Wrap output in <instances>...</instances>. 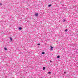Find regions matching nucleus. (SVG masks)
I'll use <instances>...</instances> for the list:
<instances>
[{"instance_id":"obj_1","label":"nucleus","mask_w":78,"mask_h":78,"mask_svg":"<svg viewBox=\"0 0 78 78\" xmlns=\"http://www.w3.org/2000/svg\"><path fill=\"white\" fill-rule=\"evenodd\" d=\"M50 47H51V49L52 50V49H53V47H52V46H50Z\"/></svg>"},{"instance_id":"obj_2","label":"nucleus","mask_w":78,"mask_h":78,"mask_svg":"<svg viewBox=\"0 0 78 78\" xmlns=\"http://www.w3.org/2000/svg\"><path fill=\"white\" fill-rule=\"evenodd\" d=\"M35 16H38V13H36L35 14Z\"/></svg>"},{"instance_id":"obj_3","label":"nucleus","mask_w":78,"mask_h":78,"mask_svg":"<svg viewBox=\"0 0 78 78\" xmlns=\"http://www.w3.org/2000/svg\"><path fill=\"white\" fill-rule=\"evenodd\" d=\"M22 29V27L19 28V30H21Z\"/></svg>"},{"instance_id":"obj_4","label":"nucleus","mask_w":78,"mask_h":78,"mask_svg":"<svg viewBox=\"0 0 78 78\" xmlns=\"http://www.w3.org/2000/svg\"><path fill=\"white\" fill-rule=\"evenodd\" d=\"M10 39L11 41H12V38L10 37Z\"/></svg>"},{"instance_id":"obj_5","label":"nucleus","mask_w":78,"mask_h":78,"mask_svg":"<svg viewBox=\"0 0 78 78\" xmlns=\"http://www.w3.org/2000/svg\"><path fill=\"white\" fill-rule=\"evenodd\" d=\"M43 70H45V67H44L43 68Z\"/></svg>"},{"instance_id":"obj_6","label":"nucleus","mask_w":78,"mask_h":78,"mask_svg":"<svg viewBox=\"0 0 78 78\" xmlns=\"http://www.w3.org/2000/svg\"><path fill=\"white\" fill-rule=\"evenodd\" d=\"M48 74H51V72H49L48 73Z\"/></svg>"},{"instance_id":"obj_7","label":"nucleus","mask_w":78,"mask_h":78,"mask_svg":"<svg viewBox=\"0 0 78 78\" xmlns=\"http://www.w3.org/2000/svg\"><path fill=\"white\" fill-rule=\"evenodd\" d=\"M4 49L5 50H7V48H4Z\"/></svg>"},{"instance_id":"obj_8","label":"nucleus","mask_w":78,"mask_h":78,"mask_svg":"<svg viewBox=\"0 0 78 78\" xmlns=\"http://www.w3.org/2000/svg\"><path fill=\"white\" fill-rule=\"evenodd\" d=\"M57 58H60V56H58Z\"/></svg>"},{"instance_id":"obj_9","label":"nucleus","mask_w":78,"mask_h":78,"mask_svg":"<svg viewBox=\"0 0 78 78\" xmlns=\"http://www.w3.org/2000/svg\"><path fill=\"white\" fill-rule=\"evenodd\" d=\"M51 6V5H48V7H50V6Z\"/></svg>"},{"instance_id":"obj_10","label":"nucleus","mask_w":78,"mask_h":78,"mask_svg":"<svg viewBox=\"0 0 78 78\" xmlns=\"http://www.w3.org/2000/svg\"><path fill=\"white\" fill-rule=\"evenodd\" d=\"M65 31L66 32H67V29H66L65 30Z\"/></svg>"},{"instance_id":"obj_11","label":"nucleus","mask_w":78,"mask_h":78,"mask_svg":"<svg viewBox=\"0 0 78 78\" xmlns=\"http://www.w3.org/2000/svg\"><path fill=\"white\" fill-rule=\"evenodd\" d=\"M42 54H45V52H42Z\"/></svg>"},{"instance_id":"obj_12","label":"nucleus","mask_w":78,"mask_h":78,"mask_svg":"<svg viewBox=\"0 0 78 78\" xmlns=\"http://www.w3.org/2000/svg\"><path fill=\"white\" fill-rule=\"evenodd\" d=\"M64 73H67V72H64Z\"/></svg>"},{"instance_id":"obj_13","label":"nucleus","mask_w":78,"mask_h":78,"mask_svg":"<svg viewBox=\"0 0 78 78\" xmlns=\"http://www.w3.org/2000/svg\"><path fill=\"white\" fill-rule=\"evenodd\" d=\"M65 21H66V20H64L63 22H65Z\"/></svg>"},{"instance_id":"obj_14","label":"nucleus","mask_w":78,"mask_h":78,"mask_svg":"<svg viewBox=\"0 0 78 78\" xmlns=\"http://www.w3.org/2000/svg\"><path fill=\"white\" fill-rule=\"evenodd\" d=\"M50 62H52L51 61V60H50Z\"/></svg>"},{"instance_id":"obj_15","label":"nucleus","mask_w":78,"mask_h":78,"mask_svg":"<svg viewBox=\"0 0 78 78\" xmlns=\"http://www.w3.org/2000/svg\"><path fill=\"white\" fill-rule=\"evenodd\" d=\"M2 5V3H0V5Z\"/></svg>"},{"instance_id":"obj_16","label":"nucleus","mask_w":78,"mask_h":78,"mask_svg":"<svg viewBox=\"0 0 78 78\" xmlns=\"http://www.w3.org/2000/svg\"><path fill=\"white\" fill-rule=\"evenodd\" d=\"M37 45H40V44H38Z\"/></svg>"}]
</instances>
